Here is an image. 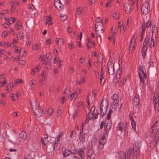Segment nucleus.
Returning a JSON list of instances; mask_svg holds the SVG:
<instances>
[{
    "label": "nucleus",
    "instance_id": "nucleus-17",
    "mask_svg": "<svg viewBox=\"0 0 159 159\" xmlns=\"http://www.w3.org/2000/svg\"><path fill=\"white\" fill-rule=\"evenodd\" d=\"M158 97H157V95H155L153 97V102L154 104V107L155 111H156V110H157L158 111Z\"/></svg>",
    "mask_w": 159,
    "mask_h": 159
},
{
    "label": "nucleus",
    "instance_id": "nucleus-6",
    "mask_svg": "<svg viewBox=\"0 0 159 159\" xmlns=\"http://www.w3.org/2000/svg\"><path fill=\"white\" fill-rule=\"evenodd\" d=\"M150 8V7L148 1L145 2L143 4L141 8V11L143 14L146 15L148 12Z\"/></svg>",
    "mask_w": 159,
    "mask_h": 159
},
{
    "label": "nucleus",
    "instance_id": "nucleus-63",
    "mask_svg": "<svg viewBox=\"0 0 159 159\" xmlns=\"http://www.w3.org/2000/svg\"><path fill=\"white\" fill-rule=\"evenodd\" d=\"M41 75L42 76V78H45L46 73L43 71H42L41 72Z\"/></svg>",
    "mask_w": 159,
    "mask_h": 159
},
{
    "label": "nucleus",
    "instance_id": "nucleus-52",
    "mask_svg": "<svg viewBox=\"0 0 159 159\" xmlns=\"http://www.w3.org/2000/svg\"><path fill=\"white\" fill-rule=\"evenodd\" d=\"M96 23L99 24L100 23H102V19L99 17H98L96 20Z\"/></svg>",
    "mask_w": 159,
    "mask_h": 159
},
{
    "label": "nucleus",
    "instance_id": "nucleus-24",
    "mask_svg": "<svg viewBox=\"0 0 159 159\" xmlns=\"http://www.w3.org/2000/svg\"><path fill=\"white\" fill-rule=\"evenodd\" d=\"M133 152V149L132 148H130L128 149L127 152L125 153L127 159H130L131 153Z\"/></svg>",
    "mask_w": 159,
    "mask_h": 159
},
{
    "label": "nucleus",
    "instance_id": "nucleus-59",
    "mask_svg": "<svg viewBox=\"0 0 159 159\" xmlns=\"http://www.w3.org/2000/svg\"><path fill=\"white\" fill-rule=\"evenodd\" d=\"M23 81L21 79H17L16 80V84H21L22 83Z\"/></svg>",
    "mask_w": 159,
    "mask_h": 159
},
{
    "label": "nucleus",
    "instance_id": "nucleus-30",
    "mask_svg": "<svg viewBox=\"0 0 159 159\" xmlns=\"http://www.w3.org/2000/svg\"><path fill=\"white\" fill-rule=\"evenodd\" d=\"M46 20V24L48 25V26H49L50 25L52 24V22L51 21V16H47Z\"/></svg>",
    "mask_w": 159,
    "mask_h": 159
},
{
    "label": "nucleus",
    "instance_id": "nucleus-21",
    "mask_svg": "<svg viewBox=\"0 0 159 159\" xmlns=\"http://www.w3.org/2000/svg\"><path fill=\"white\" fill-rule=\"evenodd\" d=\"M62 152L63 155L65 157L70 155L71 150L70 149H67L66 148H62Z\"/></svg>",
    "mask_w": 159,
    "mask_h": 159
},
{
    "label": "nucleus",
    "instance_id": "nucleus-5",
    "mask_svg": "<svg viewBox=\"0 0 159 159\" xmlns=\"http://www.w3.org/2000/svg\"><path fill=\"white\" fill-rule=\"evenodd\" d=\"M95 106H93L91 107L90 109V111L87 115L88 118L89 119H91L93 118L94 119H96L98 117L99 113L97 111L95 112Z\"/></svg>",
    "mask_w": 159,
    "mask_h": 159
},
{
    "label": "nucleus",
    "instance_id": "nucleus-9",
    "mask_svg": "<svg viewBox=\"0 0 159 159\" xmlns=\"http://www.w3.org/2000/svg\"><path fill=\"white\" fill-rule=\"evenodd\" d=\"M111 98L113 101V102L112 103L111 106L112 107L116 109L118 107V103L119 102V99L118 95L116 94H114L111 97Z\"/></svg>",
    "mask_w": 159,
    "mask_h": 159
},
{
    "label": "nucleus",
    "instance_id": "nucleus-13",
    "mask_svg": "<svg viewBox=\"0 0 159 159\" xmlns=\"http://www.w3.org/2000/svg\"><path fill=\"white\" fill-rule=\"evenodd\" d=\"M106 141V137L102 136L98 141L99 145L98 148L99 149H102L104 147V145Z\"/></svg>",
    "mask_w": 159,
    "mask_h": 159
},
{
    "label": "nucleus",
    "instance_id": "nucleus-32",
    "mask_svg": "<svg viewBox=\"0 0 159 159\" xmlns=\"http://www.w3.org/2000/svg\"><path fill=\"white\" fill-rule=\"evenodd\" d=\"M119 28L120 29V32L121 34H124L125 30V27L123 25H119Z\"/></svg>",
    "mask_w": 159,
    "mask_h": 159
},
{
    "label": "nucleus",
    "instance_id": "nucleus-27",
    "mask_svg": "<svg viewBox=\"0 0 159 159\" xmlns=\"http://www.w3.org/2000/svg\"><path fill=\"white\" fill-rule=\"evenodd\" d=\"M118 157L122 159H127L126 154L123 152H120L118 153Z\"/></svg>",
    "mask_w": 159,
    "mask_h": 159
},
{
    "label": "nucleus",
    "instance_id": "nucleus-45",
    "mask_svg": "<svg viewBox=\"0 0 159 159\" xmlns=\"http://www.w3.org/2000/svg\"><path fill=\"white\" fill-rule=\"evenodd\" d=\"M149 45L151 48L152 47H153L154 45V42L153 39L152 38H151L150 40L149 41Z\"/></svg>",
    "mask_w": 159,
    "mask_h": 159
},
{
    "label": "nucleus",
    "instance_id": "nucleus-56",
    "mask_svg": "<svg viewBox=\"0 0 159 159\" xmlns=\"http://www.w3.org/2000/svg\"><path fill=\"white\" fill-rule=\"evenodd\" d=\"M112 112V111L111 110H109L108 111V112L107 115V119H110L111 115Z\"/></svg>",
    "mask_w": 159,
    "mask_h": 159
},
{
    "label": "nucleus",
    "instance_id": "nucleus-2",
    "mask_svg": "<svg viewBox=\"0 0 159 159\" xmlns=\"http://www.w3.org/2000/svg\"><path fill=\"white\" fill-rule=\"evenodd\" d=\"M95 30L97 32V40L101 42V34H102L104 30V27L103 26L102 23L99 24H95Z\"/></svg>",
    "mask_w": 159,
    "mask_h": 159
},
{
    "label": "nucleus",
    "instance_id": "nucleus-8",
    "mask_svg": "<svg viewBox=\"0 0 159 159\" xmlns=\"http://www.w3.org/2000/svg\"><path fill=\"white\" fill-rule=\"evenodd\" d=\"M63 134L61 132L57 137L56 140L54 141V144L53 146V149L55 151H57L60 148V143H59V140L61 137L63 135Z\"/></svg>",
    "mask_w": 159,
    "mask_h": 159
},
{
    "label": "nucleus",
    "instance_id": "nucleus-20",
    "mask_svg": "<svg viewBox=\"0 0 159 159\" xmlns=\"http://www.w3.org/2000/svg\"><path fill=\"white\" fill-rule=\"evenodd\" d=\"M155 139H152L150 142L151 143L153 144L154 146L157 144V142L159 141V131H157Z\"/></svg>",
    "mask_w": 159,
    "mask_h": 159
},
{
    "label": "nucleus",
    "instance_id": "nucleus-37",
    "mask_svg": "<svg viewBox=\"0 0 159 159\" xmlns=\"http://www.w3.org/2000/svg\"><path fill=\"white\" fill-rule=\"evenodd\" d=\"M147 51V48L143 47L142 49V56L144 57L146 55V52Z\"/></svg>",
    "mask_w": 159,
    "mask_h": 159
},
{
    "label": "nucleus",
    "instance_id": "nucleus-4",
    "mask_svg": "<svg viewBox=\"0 0 159 159\" xmlns=\"http://www.w3.org/2000/svg\"><path fill=\"white\" fill-rule=\"evenodd\" d=\"M108 106V101L107 100L104 101L103 99H102L100 105V114L102 116H104L106 113Z\"/></svg>",
    "mask_w": 159,
    "mask_h": 159
},
{
    "label": "nucleus",
    "instance_id": "nucleus-46",
    "mask_svg": "<svg viewBox=\"0 0 159 159\" xmlns=\"http://www.w3.org/2000/svg\"><path fill=\"white\" fill-rule=\"evenodd\" d=\"M19 55L20 57H23L25 53V50L23 49H21L19 51Z\"/></svg>",
    "mask_w": 159,
    "mask_h": 159
},
{
    "label": "nucleus",
    "instance_id": "nucleus-48",
    "mask_svg": "<svg viewBox=\"0 0 159 159\" xmlns=\"http://www.w3.org/2000/svg\"><path fill=\"white\" fill-rule=\"evenodd\" d=\"M8 43H4V42H1L0 43V46L3 47H7L8 46Z\"/></svg>",
    "mask_w": 159,
    "mask_h": 159
},
{
    "label": "nucleus",
    "instance_id": "nucleus-26",
    "mask_svg": "<svg viewBox=\"0 0 159 159\" xmlns=\"http://www.w3.org/2000/svg\"><path fill=\"white\" fill-rule=\"evenodd\" d=\"M87 40L88 41V43H87V46L88 49L90 48L91 46H93V45L94 46V43L90 39L88 38Z\"/></svg>",
    "mask_w": 159,
    "mask_h": 159
},
{
    "label": "nucleus",
    "instance_id": "nucleus-3",
    "mask_svg": "<svg viewBox=\"0 0 159 159\" xmlns=\"http://www.w3.org/2000/svg\"><path fill=\"white\" fill-rule=\"evenodd\" d=\"M143 66H144L143 65L142 67H141L139 68V76L141 83H143V84H146L148 82L146 71L143 69Z\"/></svg>",
    "mask_w": 159,
    "mask_h": 159
},
{
    "label": "nucleus",
    "instance_id": "nucleus-55",
    "mask_svg": "<svg viewBox=\"0 0 159 159\" xmlns=\"http://www.w3.org/2000/svg\"><path fill=\"white\" fill-rule=\"evenodd\" d=\"M151 21H148L146 23V27L147 29L151 28Z\"/></svg>",
    "mask_w": 159,
    "mask_h": 159
},
{
    "label": "nucleus",
    "instance_id": "nucleus-31",
    "mask_svg": "<svg viewBox=\"0 0 159 159\" xmlns=\"http://www.w3.org/2000/svg\"><path fill=\"white\" fill-rule=\"evenodd\" d=\"M34 81H35V80H32L30 82V86L31 87V89L32 90H34L35 89V84L34 83Z\"/></svg>",
    "mask_w": 159,
    "mask_h": 159
},
{
    "label": "nucleus",
    "instance_id": "nucleus-60",
    "mask_svg": "<svg viewBox=\"0 0 159 159\" xmlns=\"http://www.w3.org/2000/svg\"><path fill=\"white\" fill-rule=\"evenodd\" d=\"M19 63L20 65H23L25 64V61L24 60H19Z\"/></svg>",
    "mask_w": 159,
    "mask_h": 159
},
{
    "label": "nucleus",
    "instance_id": "nucleus-64",
    "mask_svg": "<svg viewBox=\"0 0 159 159\" xmlns=\"http://www.w3.org/2000/svg\"><path fill=\"white\" fill-rule=\"evenodd\" d=\"M9 25L6 23H5L2 25V26L3 28H7L8 27Z\"/></svg>",
    "mask_w": 159,
    "mask_h": 159
},
{
    "label": "nucleus",
    "instance_id": "nucleus-25",
    "mask_svg": "<svg viewBox=\"0 0 159 159\" xmlns=\"http://www.w3.org/2000/svg\"><path fill=\"white\" fill-rule=\"evenodd\" d=\"M134 102L135 105H139L140 103V99H139V96L138 94H136L134 99Z\"/></svg>",
    "mask_w": 159,
    "mask_h": 159
},
{
    "label": "nucleus",
    "instance_id": "nucleus-44",
    "mask_svg": "<svg viewBox=\"0 0 159 159\" xmlns=\"http://www.w3.org/2000/svg\"><path fill=\"white\" fill-rule=\"evenodd\" d=\"M141 36L142 37L144 35L145 29V25H142L141 27Z\"/></svg>",
    "mask_w": 159,
    "mask_h": 159
},
{
    "label": "nucleus",
    "instance_id": "nucleus-23",
    "mask_svg": "<svg viewBox=\"0 0 159 159\" xmlns=\"http://www.w3.org/2000/svg\"><path fill=\"white\" fill-rule=\"evenodd\" d=\"M157 28L155 26H152V35L156 38L157 36Z\"/></svg>",
    "mask_w": 159,
    "mask_h": 159
},
{
    "label": "nucleus",
    "instance_id": "nucleus-42",
    "mask_svg": "<svg viewBox=\"0 0 159 159\" xmlns=\"http://www.w3.org/2000/svg\"><path fill=\"white\" fill-rule=\"evenodd\" d=\"M15 18L12 17H10L8 19V22L10 24H12L15 21Z\"/></svg>",
    "mask_w": 159,
    "mask_h": 159
},
{
    "label": "nucleus",
    "instance_id": "nucleus-1",
    "mask_svg": "<svg viewBox=\"0 0 159 159\" xmlns=\"http://www.w3.org/2000/svg\"><path fill=\"white\" fill-rule=\"evenodd\" d=\"M30 102L34 115L37 117H40L43 113V109L39 108V105L37 102V100L35 98L30 99Z\"/></svg>",
    "mask_w": 159,
    "mask_h": 159
},
{
    "label": "nucleus",
    "instance_id": "nucleus-61",
    "mask_svg": "<svg viewBox=\"0 0 159 159\" xmlns=\"http://www.w3.org/2000/svg\"><path fill=\"white\" fill-rule=\"evenodd\" d=\"M8 33L6 31H3L2 34V37H5L7 36Z\"/></svg>",
    "mask_w": 159,
    "mask_h": 159
},
{
    "label": "nucleus",
    "instance_id": "nucleus-38",
    "mask_svg": "<svg viewBox=\"0 0 159 159\" xmlns=\"http://www.w3.org/2000/svg\"><path fill=\"white\" fill-rule=\"evenodd\" d=\"M41 60L43 61V63L46 64V66L47 68V69H50L51 66V63H50L49 62H44V60H43L42 59Z\"/></svg>",
    "mask_w": 159,
    "mask_h": 159
},
{
    "label": "nucleus",
    "instance_id": "nucleus-10",
    "mask_svg": "<svg viewBox=\"0 0 159 159\" xmlns=\"http://www.w3.org/2000/svg\"><path fill=\"white\" fill-rule=\"evenodd\" d=\"M104 130L103 136H107L109 132L111 126V124L110 122L105 123L104 125Z\"/></svg>",
    "mask_w": 159,
    "mask_h": 159
},
{
    "label": "nucleus",
    "instance_id": "nucleus-16",
    "mask_svg": "<svg viewBox=\"0 0 159 159\" xmlns=\"http://www.w3.org/2000/svg\"><path fill=\"white\" fill-rule=\"evenodd\" d=\"M130 4L127 3H125L124 4L123 8L124 10L125 11L127 14H130L132 11L131 8V6Z\"/></svg>",
    "mask_w": 159,
    "mask_h": 159
},
{
    "label": "nucleus",
    "instance_id": "nucleus-36",
    "mask_svg": "<svg viewBox=\"0 0 159 159\" xmlns=\"http://www.w3.org/2000/svg\"><path fill=\"white\" fill-rule=\"evenodd\" d=\"M98 60L99 62L102 63L103 57L102 55L101 54H98Z\"/></svg>",
    "mask_w": 159,
    "mask_h": 159
},
{
    "label": "nucleus",
    "instance_id": "nucleus-15",
    "mask_svg": "<svg viewBox=\"0 0 159 159\" xmlns=\"http://www.w3.org/2000/svg\"><path fill=\"white\" fill-rule=\"evenodd\" d=\"M134 114V113L133 112H130L129 114V117L131 121L132 129L134 130H136V122L133 118Z\"/></svg>",
    "mask_w": 159,
    "mask_h": 159
},
{
    "label": "nucleus",
    "instance_id": "nucleus-35",
    "mask_svg": "<svg viewBox=\"0 0 159 159\" xmlns=\"http://www.w3.org/2000/svg\"><path fill=\"white\" fill-rule=\"evenodd\" d=\"M11 13H13L15 10L16 6L15 5V4L14 2H11Z\"/></svg>",
    "mask_w": 159,
    "mask_h": 159
},
{
    "label": "nucleus",
    "instance_id": "nucleus-57",
    "mask_svg": "<svg viewBox=\"0 0 159 159\" xmlns=\"http://www.w3.org/2000/svg\"><path fill=\"white\" fill-rule=\"evenodd\" d=\"M85 58L84 57H80V64L84 63L85 62Z\"/></svg>",
    "mask_w": 159,
    "mask_h": 159
},
{
    "label": "nucleus",
    "instance_id": "nucleus-33",
    "mask_svg": "<svg viewBox=\"0 0 159 159\" xmlns=\"http://www.w3.org/2000/svg\"><path fill=\"white\" fill-rule=\"evenodd\" d=\"M155 130H156L159 129V121H157L154 124L153 126Z\"/></svg>",
    "mask_w": 159,
    "mask_h": 159
},
{
    "label": "nucleus",
    "instance_id": "nucleus-29",
    "mask_svg": "<svg viewBox=\"0 0 159 159\" xmlns=\"http://www.w3.org/2000/svg\"><path fill=\"white\" fill-rule=\"evenodd\" d=\"M123 125L124 124L123 123L120 122L116 128L117 131H120V132L121 133L123 128Z\"/></svg>",
    "mask_w": 159,
    "mask_h": 159
},
{
    "label": "nucleus",
    "instance_id": "nucleus-19",
    "mask_svg": "<svg viewBox=\"0 0 159 159\" xmlns=\"http://www.w3.org/2000/svg\"><path fill=\"white\" fill-rule=\"evenodd\" d=\"M84 148H82L78 149H76L75 150V153L79 155L82 158L84 154Z\"/></svg>",
    "mask_w": 159,
    "mask_h": 159
},
{
    "label": "nucleus",
    "instance_id": "nucleus-22",
    "mask_svg": "<svg viewBox=\"0 0 159 159\" xmlns=\"http://www.w3.org/2000/svg\"><path fill=\"white\" fill-rule=\"evenodd\" d=\"M93 152H94L92 147L89 146L88 150L87 159H88L89 158V159H90L92 157H94L92 156Z\"/></svg>",
    "mask_w": 159,
    "mask_h": 159
},
{
    "label": "nucleus",
    "instance_id": "nucleus-58",
    "mask_svg": "<svg viewBox=\"0 0 159 159\" xmlns=\"http://www.w3.org/2000/svg\"><path fill=\"white\" fill-rule=\"evenodd\" d=\"M61 17V21H64L66 19V16L65 15H61L60 16Z\"/></svg>",
    "mask_w": 159,
    "mask_h": 159
},
{
    "label": "nucleus",
    "instance_id": "nucleus-41",
    "mask_svg": "<svg viewBox=\"0 0 159 159\" xmlns=\"http://www.w3.org/2000/svg\"><path fill=\"white\" fill-rule=\"evenodd\" d=\"M41 141L42 144L44 146L46 145V144L48 143V140L47 139L41 138Z\"/></svg>",
    "mask_w": 159,
    "mask_h": 159
},
{
    "label": "nucleus",
    "instance_id": "nucleus-50",
    "mask_svg": "<svg viewBox=\"0 0 159 159\" xmlns=\"http://www.w3.org/2000/svg\"><path fill=\"white\" fill-rule=\"evenodd\" d=\"M24 159H32V157L30 154H27L25 156Z\"/></svg>",
    "mask_w": 159,
    "mask_h": 159
},
{
    "label": "nucleus",
    "instance_id": "nucleus-11",
    "mask_svg": "<svg viewBox=\"0 0 159 159\" xmlns=\"http://www.w3.org/2000/svg\"><path fill=\"white\" fill-rule=\"evenodd\" d=\"M108 72L109 75H113L115 72L114 65L111 61L109 62L107 65Z\"/></svg>",
    "mask_w": 159,
    "mask_h": 159
},
{
    "label": "nucleus",
    "instance_id": "nucleus-49",
    "mask_svg": "<svg viewBox=\"0 0 159 159\" xmlns=\"http://www.w3.org/2000/svg\"><path fill=\"white\" fill-rule=\"evenodd\" d=\"M33 49L34 50L39 49V46L38 44H35L33 45Z\"/></svg>",
    "mask_w": 159,
    "mask_h": 159
},
{
    "label": "nucleus",
    "instance_id": "nucleus-39",
    "mask_svg": "<svg viewBox=\"0 0 159 159\" xmlns=\"http://www.w3.org/2000/svg\"><path fill=\"white\" fill-rule=\"evenodd\" d=\"M47 114L49 116H51L54 112V110L52 108H49L47 111Z\"/></svg>",
    "mask_w": 159,
    "mask_h": 159
},
{
    "label": "nucleus",
    "instance_id": "nucleus-40",
    "mask_svg": "<svg viewBox=\"0 0 159 159\" xmlns=\"http://www.w3.org/2000/svg\"><path fill=\"white\" fill-rule=\"evenodd\" d=\"M45 78H42L40 79L39 81V84L41 86L45 84L46 82L45 81Z\"/></svg>",
    "mask_w": 159,
    "mask_h": 159
},
{
    "label": "nucleus",
    "instance_id": "nucleus-28",
    "mask_svg": "<svg viewBox=\"0 0 159 159\" xmlns=\"http://www.w3.org/2000/svg\"><path fill=\"white\" fill-rule=\"evenodd\" d=\"M20 138L23 140L26 139L27 137V134L26 132L22 131L19 134Z\"/></svg>",
    "mask_w": 159,
    "mask_h": 159
},
{
    "label": "nucleus",
    "instance_id": "nucleus-7",
    "mask_svg": "<svg viewBox=\"0 0 159 159\" xmlns=\"http://www.w3.org/2000/svg\"><path fill=\"white\" fill-rule=\"evenodd\" d=\"M134 150L135 152H134V155L133 157V159H138L139 158V146L138 142H135L134 145Z\"/></svg>",
    "mask_w": 159,
    "mask_h": 159
},
{
    "label": "nucleus",
    "instance_id": "nucleus-12",
    "mask_svg": "<svg viewBox=\"0 0 159 159\" xmlns=\"http://www.w3.org/2000/svg\"><path fill=\"white\" fill-rule=\"evenodd\" d=\"M135 42L136 39L134 38V36L132 38L129 43V52L132 53L133 51L134 50Z\"/></svg>",
    "mask_w": 159,
    "mask_h": 159
},
{
    "label": "nucleus",
    "instance_id": "nucleus-34",
    "mask_svg": "<svg viewBox=\"0 0 159 159\" xmlns=\"http://www.w3.org/2000/svg\"><path fill=\"white\" fill-rule=\"evenodd\" d=\"M22 27V25L20 24V22L17 21L16 24V28L18 30H20Z\"/></svg>",
    "mask_w": 159,
    "mask_h": 159
},
{
    "label": "nucleus",
    "instance_id": "nucleus-18",
    "mask_svg": "<svg viewBox=\"0 0 159 159\" xmlns=\"http://www.w3.org/2000/svg\"><path fill=\"white\" fill-rule=\"evenodd\" d=\"M54 4L56 8L58 10H59L60 9L62 8L63 7V6L62 7H61V6H62V5L60 0H55Z\"/></svg>",
    "mask_w": 159,
    "mask_h": 159
},
{
    "label": "nucleus",
    "instance_id": "nucleus-53",
    "mask_svg": "<svg viewBox=\"0 0 159 159\" xmlns=\"http://www.w3.org/2000/svg\"><path fill=\"white\" fill-rule=\"evenodd\" d=\"M17 38L19 39H20L22 37V34L21 33H18L16 34Z\"/></svg>",
    "mask_w": 159,
    "mask_h": 159
},
{
    "label": "nucleus",
    "instance_id": "nucleus-51",
    "mask_svg": "<svg viewBox=\"0 0 159 159\" xmlns=\"http://www.w3.org/2000/svg\"><path fill=\"white\" fill-rule=\"evenodd\" d=\"M34 69L36 73L38 72L41 69V66H37V67H35V68Z\"/></svg>",
    "mask_w": 159,
    "mask_h": 159
},
{
    "label": "nucleus",
    "instance_id": "nucleus-47",
    "mask_svg": "<svg viewBox=\"0 0 159 159\" xmlns=\"http://www.w3.org/2000/svg\"><path fill=\"white\" fill-rule=\"evenodd\" d=\"M63 98L65 99V100H67L69 99V94H68L65 91L63 93Z\"/></svg>",
    "mask_w": 159,
    "mask_h": 159
},
{
    "label": "nucleus",
    "instance_id": "nucleus-14",
    "mask_svg": "<svg viewBox=\"0 0 159 159\" xmlns=\"http://www.w3.org/2000/svg\"><path fill=\"white\" fill-rule=\"evenodd\" d=\"M82 128L80 130V137H79V140L80 142L82 144H83L85 141V134L84 133H83V123L82 124Z\"/></svg>",
    "mask_w": 159,
    "mask_h": 159
},
{
    "label": "nucleus",
    "instance_id": "nucleus-43",
    "mask_svg": "<svg viewBox=\"0 0 159 159\" xmlns=\"http://www.w3.org/2000/svg\"><path fill=\"white\" fill-rule=\"evenodd\" d=\"M77 97L76 92L72 93L70 95V99L71 100H75Z\"/></svg>",
    "mask_w": 159,
    "mask_h": 159
},
{
    "label": "nucleus",
    "instance_id": "nucleus-62",
    "mask_svg": "<svg viewBox=\"0 0 159 159\" xmlns=\"http://www.w3.org/2000/svg\"><path fill=\"white\" fill-rule=\"evenodd\" d=\"M0 103L4 106H6V103L5 101L2 99H1L0 100Z\"/></svg>",
    "mask_w": 159,
    "mask_h": 159
},
{
    "label": "nucleus",
    "instance_id": "nucleus-54",
    "mask_svg": "<svg viewBox=\"0 0 159 159\" xmlns=\"http://www.w3.org/2000/svg\"><path fill=\"white\" fill-rule=\"evenodd\" d=\"M7 82L5 79L4 80V81L2 80V81L0 82V87H3L4 86V85Z\"/></svg>",
    "mask_w": 159,
    "mask_h": 159
}]
</instances>
